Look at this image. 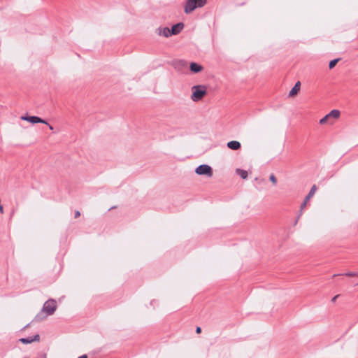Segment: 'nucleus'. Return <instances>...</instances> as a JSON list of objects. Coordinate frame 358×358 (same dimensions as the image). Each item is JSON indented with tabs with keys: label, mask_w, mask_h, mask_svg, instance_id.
<instances>
[{
	"label": "nucleus",
	"mask_w": 358,
	"mask_h": 358,
	"mask_svg": "<svg viewBox=\"0 0 358 358\" xmlns=\"http://www.w3.org/2000/svg\"><path fill=\"white\" fill-rule=\"evenodd\" d=\"M227 147L233 150H237L241 148V145L237 141H231L227 143Z\"/></svg>",
	"instance_id": "nucleus-12"
},
{
	"label": "nucleus",
	"mask_w": 358,
	"mask_h": 358,
	"mask_svg": "<svg viewBox=\"0 0 358 358\" xmlns=\"http://www.w3.org/2000/svg\"><path fill=\"white\" fill-rule=\"evenodd\" d=\"M269 180L272 182V183L275 185L277 183V179L273 174H271L269 177Z\"/></svg>",
	"instance_id": "nucleus-18"
},
{
	"label": "nucleus",
	"mask_w": 358,
	"mask_h": 358,
	"mask_svg": "<svg viewBox=\"0 0 358 358\" xmlns=\"http://www.w3.org/2000/svg\"><path fill=\"white\" fill-rule=\"evenodd\" d=\"M187 66V63L183 60H177L173 62V66L178 70H182Z\"/></svg>",
	"instance_id": "nucleus-13"
},
{
	"label": "nucleus",
	"mask_w": 358,
	"mask_h": 358,
	"mask_svg": "<svg viewBox=\"0 0 358 358\" xmlns=\"http://www.w3.org/2000/svg\"><path fill=\"white\" fill-rule=\"evenodd\" d=\"M344 275L346 276H349V277H354V276L358 275V273H355V272H348V273H345Z\"/></svg>",
	"instance_id": "nucleus-19"
},
{
	"label": "nucleus",
	"mask_w": 358,
	"mask_h": 358,
	"mask_svg": "<svg viewBox=\"0 0 358 358\" xmlns=\"http://www.w3.org/2000/svg\"><path fill=\"white\" fill-rule=\"evenodd\" d=\"M196 332L197 334L201 333V327H196Z\"/></svg>",
	"instance_id": "nucleus-21"
},
{
	"label": "nucleus",
	"mask_w": 358,
	"mask_h": 358,
	"mask_svg": "<svg viewBox=\"0 0 358 358\" xmlns=\"http://www.w3.org/2000/svg\"><path fill=\"white\" fill-rule=\"evenodd\" d=\"M195 173L200 176L205 175V176H207L208 177H212L213 169L208 164H201V165H199L196 169Z\"/></svg>",
	"instance_id": "nucleus-4"
},
{
	"label": "nucleus",
	"mask_w": 358,
	"mask_h": 358,
	"mask_svg": "<svg viewBox=\"0 0 358 358\" xmlns=\"http://www.w3.org/2000/svg\"><path fill=\"white\" fill-rule=\"evenodd\" d=\"M189 68L191 71L194 73L201 72L203 69L201 65L195 62H191L189 64Z\"/></svg>",
	"instance_id": "nucleus-11"
},
{
	"label": "nucleus",
	"mask_w": 358,
	"mask_h": 358,
	"mask_svg": "<svg viewBox=\"0 0 358 358\" xmlns=\"http://www.w3.org/2000/svg\"><path fill=\"white\" fill-rule=\"evenodd\" d=\"M21 119L22 120L29 122L32 124L43 123L45 124H48L45 120L37 116H22Z\"/></svg>",
	"instance_id": "nucleus-5"
},
{
	"label": "nucleus",
	"mask_w": 358,
	"mask_h": 358,
	"mask_svg": "<svg viewBox=\"0 0 358 358\" xmlns=\"http://www.w3.org/2000/svg\"><path fill=\"white\" fill-rule=\"evenodd\" d=\"M357 285H358V282H357Z\"/></svg>",
	"instance_id": "nucleus-26"
},
{
	"label": "nucleus",
	"mask_w": 358,
	"mask_h": 358,
	"mask_svg": "<svg viewBox=\"0 0 358 358\" xmlns=\"http://www.w3.org/2000/svg\"><path fill=\"white\" fill-rule=\"evenodd\" d=\"M317 190V187H316V185H313L309 193L308 194V195L306 196L305 198V200L302 203L301 206V213H300V215L302 213V210H303V208L306 207L308 201H309V199L315 194V192Z\"/></svg>",
	"instance_id": "nucleus-6"
},
{
	"label": "nucleus",
	"mask_w": 358,
	"mask_h": 358,
	"mask_svg": "<svg viewBox=\"0 0 358 358\" xmlns=\"http://www.w3.org/2000/svg\"><path fill=\"white\" fill-rule=\"evenodd\" d=\"M78 358H87V356L86 355H83L79 357Z\"/></svg>",
	"instance_id": "nucleus-24"
},
{
	"label": "nucleus",
	"mask_w": 358,
	"mask_h": 358,
	"mask_svg": "<svg viewBox=\"0 0 358 358\" xmlns=\"http://www.w3.org/2000/svg\"><path fill=\"white\" fill-rule=\"evenodd\" d=\"M338 297V295H336L335 296H334L331 299V301L332 302H335L336 299Z\"/></svg>",
	"instance_id": "nucleus-22"
},
{
	"label": "nucleus",
	"mask_w": 358,
	"mask_h": 358,
	"mask_svg": "<svg viewBox=\"0 0 358 358\" xmlns=\"http://www.w3.org/2000/svg\"><path fill=\"white\" fill-rule=\"evenodd\" d=\"M338 61H339V59H335L331 60L329 64V69H333L336 66V64H337V62Z\"/></svg>",
	"instance_id": "nucleus-17"
},
{
	"label": "nucleus",
	"mask_w": 358,
	"mask_h": 358,
	"mask_svg": "<svg viewBox=\"0 0 358 358\" xmlns=\"http://www.w3.org/2000/svg\"><path fill=\"white\" fill-rule=\"evenodd\" d=\"M301 83L298 81L295 83L294 86L292 88V90L289 92V96L293 97L296 96L298 92L300 91Z\"/></svg>",
	"instance_id": "nucleus-10"
},
{
	"label": "nucleus",
	"mask_w": 358,
	"mask_h": 358,
	"mask_svg": "<svg viewBox=\"0 0 358 358\" xmlns=\"http://www.w3.org/2000/svg\"><path fill=\"white\" fill-rule=\"evenodd\" d=\"M48 125H49V129H50V130H52V129H53V127H52L51 125H50V124H48Z\"/></svg>",
	"instance_id": "nucleus-25"
},
{
	"label": "nucleus",
	"mask_w": 358,
	"mask_h": 358,
	"mask_svg": "<svg viewBox=\"0 0 358 358\" xmlns=\"http://www.w3.org/2000/svg\"><path fill=\"white\" fill-rule=\"evenodd\" d=\"M184 24L182 22L174 24L170 29L171 35L178 34L182 30Z\"/></svg>",
	"instance_id": "nucleus-8"
},
{
	"label": "nucleus",
	"mask_w": 358,
	"mask_h": 358,
	"mask_svg": "<svg viewBox=\"0 0 358 358\" xmlns=\"http://www.w3.org/2000/svg\"><path fill=\"white\" fill-rule=\"evenodd\" d=\"M191 90V99L194 102L201 101L207 94V87L203 85H194L192 87Z\"/></svg>",
	"instance_id": "nucleus-1"
},
{
	"label": "nucleus",
	"mask_w": 358,
	"mask_h": 358,
	"mask_svg": "<svg viewBox=\"0 0 358 358\" xmlns=\"http://www.w3.org/2000/svg\"><path fill=\"white\" fill-rule=\"evenodd\" d=\"M207 0H187L185 6V13H190L197 7L201 8L206 5Z\"/></svg>",
	"instance_id": "nucleus-2"
},
{
	"label": "nucleus",
	"mask_w": 358,
	"mask_h": 358,
	"mask_svg": "<svg viewBox=\"0 0 358 358\" xmlns=\"http://www.w3.org/2000/svg\"><path fill=\"white\" fill-rule=\"evenodd\" d=\"M0 212L1 213H3V207L0 205Z\"/></svg>",
	"instance_id": "nucleus-23"
},
{
	"label": "nucleus",
	"mask_w": 358,
	"mask_h": 358,
	"mask_svg": "<svg viewBox=\"0 0 358 358\" xmlns=\"http://www.w3.org/2000/svg\"><path fill=\"white\" fill-rule=\"evenodd\" d=\"M328 115L330 118L336 119L340 116V111L338 110H332L329 113H328Z\"/></svg>",
	"instance_id": "nucleus-15"
},
{
	"label": "nucleus",
	"mask_w": 358,
	"mask_h": 358,
	"mask_svg": "<svg viewBox=\"0 0 358 358\" xmlns=\"http://www.w3.org/2000/svg\"><path fill=\"white\" fill-rule=\"evenodd\" d=\"M156 33L159 36H163L166 38L171 36V30L169 27H159L156 29Z\"/></svg>",
	"instance_id": "nucleus-7"
},
{
	"label": "nucleus",
	"mask_w": 358,
	"mask_h": 358,
	"mask_svg": "<svg viewBox=\"0 0 358 358\" xmlns=\"http://www.w3.org/2000/svg\"><path fill=\"white\" fill-rule=\"evenodd\" d=\"M57 304L55 299H49L43 304L42 311L44 312L47 316L52 315L57 310Z\"/></svg>",
	"instance_id": "nucleus-3"
},
{
	"label": "nucleus",
	"mask_w": 358,
	"mask_h": 358,
	"mask_svg": "<svg viewBox=\"0 0 358 358\" xmlns=\"http://www.w3.org/2000/svg\"><path fill=\"white\" fill-rule=\"evenodd\" d=\"M331 118L329 117V116L327 115H326L323 118H322L320 120V123L321 124H324L328 122V121L330 120Z\"/></svg>",
	"instance_id": "nucleus-16"
},
{
	"label": "nucleus",
	"mask_w": 358,
	"mask_h": 358,
	"mask_svg": "<svg viewBox=\"0 0 358 358\" xmlns=\"http://www.w3.org/2000/svg\"><path fill=\"white\" fill-rule=\"evenodd\" d=\"M236 173L243 179H246L248 176V171L241 169H236Z\"/></svg>",
	"instance_id": "nucleus-14"
},
{
	"label": "nucleus",
	"mask_w": 358,
	"mask_h": 358,
	"mask_svg": "<svg viewBox=\"0 0 358 358\" xmlns=\"http://www.w3.org/2000/svg\"><path fill=\"white\" fill-rule=\"evenodd\" d=\"M80 215V213L78 210H76L75 213V217H78Z\"/></svg>",
	"instance_id": "nucleus-20"
},
{
	"label": "nucleus",
	"mask_w": 358,
	"mask_h": 358,
	"mask_svg": "<svg viewBox=\"0 0 358 358\" xmlns=\"http://www.w3.org/2000/svg\"><path fill=\"white\" fill-rule=\"evenodd\" d=\"M39 340H40V336L38 334H36L34 336L20 338V341L24 344H29V343H31L32 342H34V341H39Z\"/></svg>",
	"instance_id": "nucleus-9"
}]
</instances>
